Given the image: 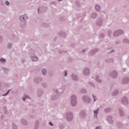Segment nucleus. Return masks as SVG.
<instances>
[{"instance_id": "35", "label": "nucleus", "mask_w": 129, "mask_h": 129, "mask_svg": "<svg viewBox=\"0 0 129 129\" xmlns=\"http://www.w3.org/2000/svg\"><path fill=\"white\" fill-rule=\"evenodd\" d=\"M2 69L4 71V73H5L6 74H7V73H8L9 71H10V70H9V69L7 68H2Z\"/></svg>"}, {"instance_id": "55", "label": "nucleus", "mask_w": 129, "mask_h": 129, "mask_svg": "<svg viewBox=\"0 0 129 129\" xmlns=\"http://www.w3.org/2000/svg\"><path fill=\"white\" fill-rule=\"evenodd\" d=\"M100 37H101V38H103V37H104V34H100Z\"/></svg>"}, {"instance_id": "43", "label": "nucleus", "mask_w": 129, "mask_h": 129, "mask_svg": "<svg viewBox=\"0 0 129 129\" xmlns=\"http://www.w3.org/2000/svg\"><path fill=\"white\" fill-rule=\"evenodd\" d=\"M80 93H86V90L85 89H82L80 91Z\"/></svg>"}, {"instance_id": "22", "label": "nucleus", "mask_w": 129, "mask_h": 129, "mask_svg": "<svg viewBox=\"0 0 129 129\" xmlns=\"http://www.w3.org/2000/svg\"><path fill=\"white\" fill-rule=\"evenodd\" d=\"M41 86H42V87H43V88H44V89L48 88V83L45 82H42L41 83Z\"/></svg>"}, {"instance_id": "37", "label": "nucleus", "mask_w": 129, "mask_h": 129, "mask_svg": "<svg viewBox=\"0 0 129 129\" xmlns=\"http://www.w3.org/2000/svg\"><path fill=\"white\" fill-rule=\"evenodd\" d=\"M92 96L93 97L94 102H95V101H96V100H97V97H96V96L94 95V94H92Z\"/></svg>"}, {"instance_id": "31", "label": "nucleus", "mask_w": 129, "mask_h": 129, "mask_svg": "<svg viewBox=\"0 0 129 129\" xmlns=\"http://www.w3.org/2000/svg\"><path fill=\"white\" fill-rule=\"evenodd\" d=\"M7 62V59H6L4 58H0V63H1V64H6V62Z\"/></svg>"}, {"instance_id": "19", "label": "nucleus", "mask_w": 129, "mask_h": 129, "mask_svg": "<svg viewBox=\"0 0 129 129\" xmlns=\"http://www.w3.org/2000/svg\"><path fill=\"white\" fill-rule=\"evenodd\" d=\"M95 10L98 13H100V11L101 10V7L100 6L96 4L95 6Z\"/></svg>"}, {"instance_id": "49", "label": "nucleus", "mask_w": 129, "mask_h": 129, "mask_svg": "<svg viewBox=\"0 0 129 129\" xmlns=\"http://www.w3.org/2000/svg\"><path fill=\"white\" fill-rule=\"evenodd\" d=\"M89 84L92 86V87H94V84L92 82H89Z\"/></svg>"}, {"instance_id": "12", "label": "nucleus", "mask_w": 129, "mask_h": 129, "mask_svg": "<svg viewBox=\"0 0 129 129\" xmlns=\"http://www.w3.org/2000/svg\"><path fill=\"white\" fill-rule=\"evenodd\" d=\"M103 21V19L101 18H99L97 19L96 24V26L98 27H100V26H102V22Z\"/></svg>"}, {"instance_id": "24", "label": "nucleus", "mask_w": 129, "mask_h": 129, "mask_svg": "<svg viewBox=\"0 0 129 129\" xmlns=\"http://www.w3.org/2000/svg\"><path fill=\"white\" fill-rule=\"evenodd\" d=\"M111 110H112V108L111 107H107L104 109V112L105 113H109V112H110V111H111Z\"/></svg>"}, {"instance_id": "61", "label": "nucleus", "mask_w": 129, "mask_h": 129, "mask_svg": "<svg viewBox=\"0 0 129 129\" xmlns=\"http://www.w3.org/2000/svg\"><path fill=\"white\" fill-rule=\"evenodd\" d=\"M92 78H93V77H92Z\"/></svg>"}, {"instance_id": "4", "label": "nucleus", "mask_w": 129, "mask_h": 129, "mask_svg": "<svg viewBox=\"0 0 129 129\" xmlns=\"http://www.w3.org/2000/svg\"><path fill=\"white\" fill-rule=\"evenodd\" d=\"M82 99L84 102H85L86 103H90L91 102V99L89 96L84 95L82 96Z\"/></svg>"}, {"instance_id": "53", "label": "nucleus", "mask_w": 129, "mask_h": 129, "mask_svg": "<svg viewBox=\"0 0 129 129\" xmlns=\"http://www.w3.org/2000/svg\"><path fill=\"white\" fill-rule=\"evenodd\" d=\"M95 129H102V128L101 127V126H98L96 127Z\"/></svg>"}, {"instance_id": "29", "label": "nucleus", "mask_w": 129, "mask_h": 129, "mask_svg": "<svg viewBox=\"0 0 129 129\" xmlns=\"http://www.w3.org/2000/svg\"><path fill=\"white\" fill-rule=\"evenodd\" d=\"M91 19H96L97 18V14L96 13H93L91 16Z\"/></svg>"}, {"instance_id": "8", "label": "nucleus", "mask_w": 129, "mask_h": 129, "mask_svg": "<svg viewBox=\"0 0 129 129\" xmlns=\"http://www.w3.org/2000/svg\"><path fill=\"white\" fill-rule=\"evenodd\" d=\"M71 77L73 81H78L79 80V77L76 75V74L73 73L71 75Z\"/></svg>"}, {"instance_id": "57", "label": "nucleus", "mask_w": 129, "mask_h": 129, "mask_svg": "<svg viewBox=\"0 0 129 129\" xmlns=\"http://www.w3.org/2000/svg\"><path fill=\"white\" fill-rule=\"evenodd\" d=\"M82 52H83V53H85V52H86V49H84V50H82Z\"/></svg>"}, {"instance_id": "36", "label": "nucleus", "mask_w": 129, "mask_h": 129, "mask_svg": "<svg viewBox=\"0 0 129 129\" xmlns=\"http://www.w3.org/2000/svg\"><path fill=\"white\" fill-rule=\"evenodd\" d=\"M35 129H38L39 128V121H36L35 125L34 126Z\"/></svg>"}, {"instance_id": "20", "label": "nucleus", "mask_w": 129, "mask_h": 129, "mask_svg": "<svg viewBox=\"0 0 129 129\" xmlns=\"http://www.w3.org/2000/svg\"><path fill=\"white\" fill-rule=\"evenodd\" d=\"M20 26L22 29L26 28L27 26L26 22L24 21H20Z\"/></svg>"}, {"instance_id": "17", "label": "nucleus", "mask_w": 129, "mask_h": 129, "mask_svg": "<svg viewBox=\"0 0 129 129\" xmlns=\"http://www.w3.org/2000/svg\"><path fill=\"white\" fill-rule=\"evenodd\" d=\"M0 90L1 91H5L6 90V84L4 83H0Z\"/></svg>"}, {"instance_id": "34", "label": "nucleus", "mask_w": 129, "mask_h": 129, "mask_svg": "<svg viewBox=\"0 0 129 129\" xmlns=\"http://www.w3.org/2000/svg\"><path fill=\"white\" fill-rule=\"evenodd\" d=\"M117 94H118V90H115L112 93V95H113V96H115L116 95H117Z\"/></svg>"}, {"instance_id": "51", "label": "nucleus", "mask_w": 129, "mask_h": 129, "mask_svg": "<svg viewBox=\"0 0 129 129\" xmlns=\"http://www.w3.org/2000/svg\"><path fill=\"white\" fill-rule=\"evenodd\" d=\"M63 52L64 53H67V51H62V50H59V53L60 54H62V53H63Z\"/></svg>"}, {"instance_id": "42", "label": "nucleus", "mask_w": 129, "mask_h": 129, "mask_svg": "<svg viewBox=\"0 0 129 129\" xmlns=\"http://www.w3.org/2000/svg\"><path fill=\"white\" fill-rule=\"evenodd\" d=\"M111 34H112V30H108V35L109 36V37H111Z\"/></svg>"}, {"instance_id": "56", "label": "nucleus", "mask_w": 129, "mask_h": 129, "mask_svg": "<svg viewBox=\"0 0 129 129\" xmlns=\"http://www.w3.org/2000/svg\"><path fill=\"white\" fill-rule=\"evenodd\" d=\"M49 124L51 125V126H53V124L52 123V122H49Z\"/></svg>"}, {"instance_id": "10", "label": "nucleus", "mask_w": 129, "mask_h": 129, "mask_svg": "<svg viewBox=\"0 0 129 129\" xmlns=\"http://www.w3.org/2000/svg\"><path fill=\"white\" fill-rule=\"evenodd\" d=\"M106 120L108 121V123L112 124V123H113V117L111 115H108L107 116Z\"/></svg>"}, {"instance_id": "45", "label": "nucleus", "mask_w": 129, "mask_h": 129, "mask_svg": "<svg viewBox=\"0 0 129 129\" xmlns=\"http://www.w3.org/2000/svg\"><path fill=\"white\" fill-rule=\"evenodd\" d=\"M123 42L124 43H126L127 44H129V40L127 39H123Z\"/></svg>"}, {"instance_id": "27", "label": "nucleus", "mask_w": 129, "mask_h": 129, "mask_svg": "<svg viewBox=\"0 0 129 129\" xmlns=\"http://www.w3.org/2000/svg\"><path fill=\"white\" fill-rule=\"evenodd\" d=\"M59 35L60 37H62V38H64L67 36V34L65 32L62 31L59 32Z\"/></svg>"}, {"instance_id": "60", "label": "nucleus", "mask_w": 129, "mask_h": 129, "mask_svg": "<svg viewBox=\"0 0 129 129\" xmlns=\"http://www.w3.org/2000/svg\"><path fill=\"white\" fill-rule=\"evenodd\" d=\"M2 118H3V117H4V116H3V115H2Z\"/></svg>"}, {"instance_id": "33", "label": "nucleus", "mask_w": 129, "mask_h": 129, "mask_svg": "<svg viewBox=\"0 0 129 129\" xmlns=\"http://www.w3.org/2000/svg\"><path fill=\"white\" fill-rule=\"evenodd\" d=\"M42 73L43 75H44V76H46V75H47V70H46V69H42Z\"/></svg>"}, {"instance_id": "40", "label": "nucleus", "mask_w": 129, "mask_h": 129, "mask_svg": "<svg viewBox=\"0 0 129 129\" xmlns=\"http://www.w3.org/2000/svg\"><path fill=\"white\" fill-rule=\"evenodd\" d=\"M76 5L78 7V8L80 7L81 6L79 1H76Z\"/></svg>"}, {"instance_id": "23", "label": "nucleus", "mask_w": 129, "mask_h": 129, "mask_svg": "<svg viewBox=\"0 0 129 129\" xmlns=\"http://www.w3.org/2000/svg\"><path fill=\"white\" fill-rule=\"evenodd\" d=\"M44 94V91L42 90H38L37 91V95L39 97H41Z\"/></svg>"}, {"instance_id": "38", "label": "nucleus", "mask_w": 129, "mask_h": 129, "mask_svg": "<svg viewBox=\"0 0 129 129\" xmlns=\"http://www.w3.org/2000/svg\"><path fill=\"white\" fill-rule=\"evenodd\" d=\"M12 47H13V43H9L7 45V48H8V49H11Z\"/></svg>"}, {"instance_id": "1", "label": "nucleus", "mask_w": 129, "mask_h": 129, "mask_svg": "<svg viewBox=\"0 0 129 129\" xmlns=\"http://www.w3.org/2000/svg\"><path fill=\"white\" fill-rule=\"evenodd\" d=\"M77 96L75 95H73L71 97V104L74 107H75L77 105Z\"/></svg>"}, {"instance_id": "5", "label": "nucleus", "mask_w": 129, "mask_h": 129, "mask_svg": "<svg viewBox=\"0 0 129 129\" xmlns=\"http://www.w3.org/2000/svg\"><path fill=\"white\" fill-rule=\"evenodd\" d=\"M29 19V17L27 14L21 15L19 17L20 22H26Z\"/></svg>"}, {"instance_id": "48", "label": "nucleus", "mask_w": 129, "mask_h": 129, "mask_svg": "<svg viewBox=\"0 0 129 129\" xmlns=\"http://www.w3.org/2000/svg\"><path fill=\"white\" fill-rule=\"evenodd\" d=\"M12 125H13V129H17V125H16V124L15 123H13Z\"/></svg>"}, {"instance_id": "54", "label": "nucleus", "mask_w": 129, "mask_h": 129, "mask_svg": "<svg viewBox=\"0 0 129 129\" xmlns=\"http://www.w3.org/2000/svg\"><path fill=\"white\" fill-rule=\"evenodd\" d=\"M119 43H120V41H117L115 42V44L116 45H118V44H119Z\"/></svg>"}, {"instance_id": "9", "label": "nucleus", "mask_w": 129, "mask_h": 129, "mask_svg": "<svg viewBox=\"0 0 129 129\" xmlns=\"http://www.w3.org/2000/svg\"><path fill=\"white\" fill-rule=\"evenodd\" d=\"M34 81L35 83H36L37 84H40V83H41V82H42V81H43V78H42L41 77H35L34 79Z\"/></svg>"}, {"instance_id": "41", "label": "nucleus", "mask_w": 129, "mask_h": 129, "mask_svg": "<svg viewBox=\"0 0 129 129\" xmlns=\"http://www.w3.org/2000/svg\"><path fill=\"white\" fill-rule=\"evenodd\" d=\"M27 98H30V97H29V96L28 95H25V97H23L22 98V100H23V101H25L26 99H27Z\"/></svg>"}, {"instance_id": "28", "label": "nucleus", "mask_w": 129, "mask_h": 129, "mask_svg": "<svg viewBox=\"0 0 129 129\" xmlns=\"http://www.w3.org/2000/svg\"><path fill=\"white\" fill-rule=\"evenodd\" d=\"M21 122L24 125H28V121L24 118L22 119Z\"/></svg>"}, {"instance_id": "2", "label": "nucleus", "mask_w": 129, "mask_h": 129, "mask_svg": "<svg viewBox=\"0 0 129 129\" xmlns=\"http://www.w3.org/2000/svg\"><path fill=\"white\" fill-rule=\"evenodd\" d=\"M53 91L55 94H58V95H61V94L63 93L62 88H54L53 89Z\"/></svg>"}, {"instance_id": "25", "label": "nucleus", "mask_w": 129, "mask_h": 129, "mask_svg": "<svg viewBox=\"0 0 129 129\" xmlns=\"http://www.w3.org/2000/svg\"><path fill=\"white\" fill-rule=\"evenodd\" d=\"M105 62H106V63H113V58H106L105 60Z\"/></svg>"}, {"instance_id": "15", "label": "nucleus", "mask_w": 129, "mask_h": 129, "mask_svg": "<svg viewBox=\"0 0 129 129\" xmlns=\"http://www.w3.org/2000/svg\"><path fill=\"white\" fill-rule=\"evenodd\" d=\"M30 59L32 60V61H33L34 62H37L38 60H39V58H38V56L35 55H32L30 56Z\"/></svg>"}, {"instance_id": "30", "label": "nucleus", "mask_w": 129, "mask_h": 129, "mask_svg": "<svg viewBox=\"0 0 129 129\" xmlns=\"http://www.w3.org/2000/svg\"><path fill=\"white\" fill-rule=\"evenodd\" d=\"M119 114L120 116H123V115H124V112H123V110L120 108L119 109Z\"/></svg>"}, {"instance_id": "46", "label": "nucleus", "mask_w": 129, "mask_h": 129, "mask_svg": "<svg viewBox=\"0 0 129 129\" xmlns=\"http://www.w3.org/2000/svg\"><path fill=\"white\" fill-rule=\"evenodd\" d=\"M42 9H43V7H42L38 8V14H40L41 11H42Z\"/></svg>"}, {"instance_id": "58", "label": "nucleus", "mask_w": 129, "mask_h": 129, "mask_svg": "<svg viewBox=\"0 0 129 129\" xmlns=\"http://www.w3.org/2000/svg\"><path fill=\"white\" fill-rule=\"evenodd\" d=\"M43 26H44V27H47V24H44Z\"/></svg>"}, {"instance_id": "44", "label": "nucleus", "mask_w": 129, "mask_h": 129, "mask_svg": "<svg viewBox=\"0 0 129 129\" xmlns=\"http://www.w3.org/2000/svg\"><path fill=\"white\" fill-rule=\"evenodd\" d=\"M10 91H11V90H9L6 94H3L2 96H7V95H8L9 94H10Z\"/></svg>"}, {"instance_id": "14", "label": "nucleus", "mask_w": 129, "mask_h": 129, "mask_svg": "<svg viewBox=\"0 0 129 129\" xmlns=\"http://www.w3.org/2000/svg\"><path fill=\"white\" fill-rule=\"evenodd\" d=\"M109 76L111 78H116L117 77V72L116 71H113L110 73Z\"/></svg>"}, {"instance_id": "39", "label": "nucleus", "mask_w": 129, "mask_h": 129, "mask_svg": "<svg viewBox=\"0 0 129 129\" xmlns=\"http://www.w3.org/2000/svg\"><path fill=\"white\" fill-rule=\"evenodd\" d=\"M63 75L65 77H67V75H68V72L67 70L64 71L63 73Z\"/></svg>"}, {"instance_id": "18", "label": "nucleus", "mask_w": 129, "mask_h": 129, "mask_svg": "<svg viewBox=\"0 0 129 129\" xmlns=\"http://www.w3.org/2000/svg\"><path fill=\"white\" fill-rule=\"evenodd\" d=\"M90 73V71H89V69L86 68L83 71V74L86 76H88V75Z\"/></svg>"}, {"instance_id": "13", "label": "nucleus", "mask_w": 129, "mask_h": 129, "mask_svg": "<svg viewBox=\"0 0 129 129\" xmlns=\"http://www.w3.org/2000/svg\"><path fill=\"white\" fill-rule=\"evenodd\" d=\"M99 112V109H97L96 110H94L93 111V116H94V118H95V119H97V118H98V113Z\"/></svg>"}, {"instance_id": "11", "label": "nucleus", "mask_w": 129, "mask_h": 129, "mask_svg": "<svg viewBox=\"0 0 129 129\" xmlns=\"http://www.w3.org/2000/svg\"><path fill=\"white\" fill-rule=\"evenodd\" d=\"M99 50V49H98V48H94L93 49H92L89 52V55L90 56H93V55H95L96 53H97Z\"/></svg>"}, {"instance_id": "16", "label": "nucleus", "mask_w": 129, "mask_h": 129, "mask_svg": "<svg viewBox=\"0 0 129 129\" xmlns=\"http://www.w3.org/2000/svg\"><path fill=\"white\" fill-rule=\"evenodd\" d=\"M129 82V78L128 77H124L123 78L122 80V84H127Z\"/></svg>"}, {"instance_id": "6", "label": "nucleus", "mask_w": 129, "mask_h": 129, "mask_svg": "<svg viewBox=\"0 0 129 129\" xmlns=\"http://www.w3.org/2000/svg\"><path fill=\"white\" fill-rule=\"evenodd\" d=\"M121 102L123 105H127V104H128V99L127 98V97H123L121 99Z\"/></svg>"}, {"instance_id": "26", "label": "nucleus", "mask_w": 129, "mask_h": 129, "mask_svg": "<svg viewBox=\"0 0 129 129\" xmlns=\"http://www.w3.org/2000/svg\"><path fill=\"white\" fill-rule=\"evenodd\" d=\"M59 95H58L57 94H53L51 97L52 100H55V99H57L58 97H59Z\"/></svg>"}, {"instance_id": "32", "label": "nucleus", "mask_w": 129, "mask_h": 129, "mask_svg": "<svg viewBox=\"0 0 129 129\" xmlns=\"http://www.w3.org/2000/svg\"><path fill=\"white\" fill-rule=\"evenodd\" d=\"M96 81L98 82V83H101L102 82V80H101V79L99 78V77L98 76H97L95 78Z\"/></svg>"}, {"instance_id": "21", "label": "nucleus", "mask_w": 129, "mask_h": 129, "mask_svg": "<svg viewBox=\"0 0 129 129\" xmlns=\"http://www.w3.org/2000/svg\"><path fill=\"white\" fill-rule=\"evenodd\" d=\"M79 114L81 117H82L83 118H84V117H85V116H86V112H85V111H81L80 112Z\"/></svg>"}, {"instance_id": "52", "label": "nucleus", "mask_w": 129, "mask_h": 129, "mask_svg": "<svg viewBox=\"0 0 129 129\" xmlns=\"http://www.w3.org/2000/svg\"><path fill=\"white\" fill-rule=\"evenodd\" d=\"M65 127V126H64V125H60V126H59V128L60 129H63V128H64Z\"/></svg>"}, {"instance_id": "59", "label": "nucleus", "mask_w": 129, "mask_h": 129, "mask_svg": "<svg viewBox=\"0 0 129 129\" xmlns=\"http://www.w3.org/2000/svg\"><path fill=\"white\" fill-rule=\"evenodd\" d=\"M63 0H57V2H62Z\"/></svg>"}, {"instance_id": "7", "label": "nucleus", "mask_w": 129, "mask_h": 129, "mask_svg": "<svg viewBox=\"0 0 129 129\" xmlns=\"http://www.w3.org/2000/svg\"><path fill=\"white\" fill-rule=\"evenodd\" d=\"M123 30H116L114 33H113V36L114 37H118L119 35H122L123 34Z\"/></svg>"}, {"instance_id": "47", "label": "nucleus", "mask_w": 129, "mask_h": 129, "mask_svg": "<svg viewBox=\"0 0 129 129\" xmlns=\"http://www.w3.org/2000/svg\"><path fill=\"white\" fill-rule=\"evenodd\" d=\"M5 5L6 6H7L8 7H9V6H10V2H9L8 1H6L5 2Z\"/></svg>"}, {"instance_id": "50", "label": "nucleus", "mask_w": 129, "mask_h": 129, "mask_svg": "<svg viewBox=\"0 0 129 129\" xmlns=\"http://www.w3.org/2000/svg\"><path fill=\"white\" fill-rule=\"evenodd\" d=\"M3 40H4L3 36H0V44H1V43L3 42Z\"/></svg>"}, {"instance_id": "3", "label": "nucleus", "mask_w": 129, "mask_h": 129, "mask_svg": "<svg viewBox=\"0 0 129 129\" xmlns=\"http://www.w3.org/2000/svg\"><path fill=\"white\" fill-rule=\"evenodd\" d=\"M66 119L68 121H71L73 119V114L72 112H67L66 114Z\"/></svg>"}]
</instances>
